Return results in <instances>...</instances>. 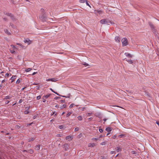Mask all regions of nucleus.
I'll list each match as a JSON object with an SVG mask.
<instances>
[{"mask_svg":"<svg viewBox=\"0 0 159 159\" xmlns=\"http://www.w3.org/2000/svg\"><path fill=\"white\" fill-rule=\"evenodd\" d=\"M112 128L110 127H107L106 129V130L107 132H109L112 130Z\"/></svg>","mask_w":159,"mask_h":159,"instance_id":"obj_13","label":"nucleus"},{"mask_svg":"<svg viewBox=\"0 0 159 159\" xmlns=\"http://www.w3.org/2000/svg\"><path fill=\"white\" fill-rule=\"evenodd\" d=\"M86 4L87 6H89L90 8H91V6L89 5V3H88V1L87 0H86Z\"/></svg>","mask_w":159,"mask_h":159,"instance_id":"obj_30","label":"nucleus"},{"mask_svg":"<svg viewBox=\"0 0 159 159\" xmlns=\"http://www.w3.org/2000/svg\"><path fill=\"white\" fill-rule=\"evenodd\" d=\"M77 118H78V120H82L83 119L82 117L81 116H78Z\"/></svg>","mask_w":159,"mask_h":159,"instance_id":"obj_24","label":"nucleus"},{"mask_svg":"<svg viewBox=\"0 0 159 159\" xmlns=\"http://www.w3.org/2000/svg\"><path fill=\"white\" fill-rule=\"evenodd\" d=\"M92 114H93V113H88L86 114V115L87 116H91Z\"/></svg>","mask_w":159,"mask_h":159,"instance_id":"obj_36","label":"nucleus"},{"mask_svg":"<svg viewBox=\"0 0 159 159\" xmlns=\"http://www.w3.org/2000/svg\"><path fill=\"white\" fill-rule=\"evenodd\" d=\"M74 104H73V103L71 104L70 106H69V107H70V108H72V107H73V106H74Z\"/></svg>","mask_w":159,"mask_h":159,"instance_id":"obj_43","label":"nucleus"},{"mask_svg":"<svg viewBox=\"0 0 159 159\" xmlns=\"http://www.w3.org/2000/svg\"><path fill=\"white\" fill-rule=\"evenodd\" d=\"M61 135H62L61 134H57V136L58 137H61Z\"/></svg>","mask_w":159,"mask_h":159,"instance_id":"obj_49","label":"nucleus"},{"mask_svg":"<svg viewBox=\"0 0 159 159\" xmlns=\"http://www.w3.org/2000/svg\"><path fill=\"white\" fill-rule=\"evenodd\" d=\"M131 153L133 154H137V152L135 151H132Z\"/></svg>","mask_w":159,"mask_h":159,"instance_id":"obj_38","label":"nucleus"},{"mask_svg":"<svg viewBox=\"0 0 159 159\" xmlns=\"http://www.w3.org/2000/svg\"><path fill=\"white\" fill-rule=\"evenodd\" d=\"M61 103H63L65 102V100H61L60 101Z\"/></svg>","mask_w":159,"mask_h":159,"instance_id":"obj_48","label":"nucleus"},{"mask_svg":"<svg viewBox=\"0 0 159 159\" xmlns=\"http://www.w3.org/2000/svg\"><path fill=\"white\" fill-rule=\"evenodd\" d=\"M58 128L60 129H62L64 128L63 125H59L58 126Z\"/></svg>","mask_w":159,"mask_h":159,"instance_id":"obj_37","label":"nucleus"},{"mask_svg":"<svg viewBox=\"0 0 159 159\" xmlns=\"http://www.w3.org/2000/svg\"><path fill=\"white\" fill-rule=\"evenodd\" d=\"M34 139H35L34 138H31L30 139H29L28 140V142L33 141L34 140Z\"/></svg>","mask_w":159,"mask_h":159,"instance_id":"obj_21","label":"nucleus"},{"mask_svg":"<svg viewBox=\"0 0 159 159\" xmlns=\"http://www.w3.org/2000/svg\"><path fill=\"white\" fill-rule=\"evenodd\" d=\"M96 145L94 143H89V144H88V147H94V146H95Z\"/></svg>","mask_w":159,"mask_h":159,"instance_id":"obj_9","label":"nucleus"},{"mask_svg":"<svg viewBox=\"0 0 159 159\" xmlns=\"http://www.w3.org/2000/svg\"><path fill=\"white\" fill-rule=\"evenodd\" d=\"M10 102V101H7L5 102V104H8Z\"/></svg>","mask_w":159,"mask_h":159,"instance_id":"obj_51","label":"nucleus"},{"mask_svg":"<svg viewBox=\"0 0 159 159\" xmlns=\"http://www.w3.org/2000/svg\"><path fill=\"white\" fill-rule=\"evenodd\" d=\"M102 11L101 10H95L94 11V13L96 15H101L102 13Z\"/></svg>","mask_w":159,"mask_h":159,"instance_id":"obj_3","label":"nucleus"},{"mask_svg":"<svg viewBox=\"0 0 159 159\" xmlns=\"http://www.w3.org/2000/svg\"><path fill=\"white\" fill-rule=\"evenodd\" d=\"M152 31V32L154 33L155 34L157 32V30L156 29L155 27H154L153 28L151 29Z\"/></svg>","mask_w":159,"mask_h":159,"instance_id":"obj_20","label":"nucleus"},{"mask_svg":"<svg viewBox=\"0 0 159 159\" xmlns=\"http://www.w3.org/2000/svg\"><path fill=\"white\" fill-rule=\"evenodd\" d=\"M29 111H28V110H27L24 111V114H27L29 113Z\"/></svg>","mask_w":159,"mask_h":159,"instance_id":"obj_31","label":"nucleus"},{"mask_svg":"<svg viewBox=\"0 0 159 159\" xmlns=\"http://www.w3.org/2000/svg\"><path fill=\"white\" fill-rule=\"evenodd\" d=\"M156 123L157 124V125H158L159 127V121H157Z\"/></svg>","mask_w":159,"mask_h":159,"instance_id":"obj_59","label":"nucleus"},{"mask_svg":"<svg viewBox=\"0 0 159 159\" xmlns=\"http://www.w3.org/2000/svg\"><path fill=\"white\" fill-rule=\"evenodd\" d=\"M98 139V138H93L92 139V140H97Z\"/></svg>","mask_w":159,"mask_h":159,"instance_id":"obj_45","label":"nucleus"},{"mask_svg":"<svg viewBox=\"0 0 159 159\" xmlns=\"http://www.w3.org/2000/svg\"><path fill=\"white\" fill-rule=\"evenodd\" d=\"M60 98L59 97H55L54 99H59V98Z\"/></svg>","mask_w":159,"mask_h":159,"instance_id":"obj_53","label":"nucleus"},{"mask_svg":"<svg viewBox=\"0 0 159 159\" xmlns=\"http://www.w3.org/2000/svg\"><path fill=\"white\" fill-rule=\"evenodd\" d=\"M40 148V145H38L36 146L35 147V149L37 150H39Z\"/></svg>","mask_w":159,"mask_h":159,"instance_id":"obj_14","label":"nucleus"},{"mask_svg":"<svg viewBox=\"0 0 159 159\" xmlns=\"http://www.w3.org/2000/svg\"><path fill=\"white\" fill-rule=\"evenodd\" d=\"M106 144V141H105L104 142H102L101 143V145H105Z\"/></svg>","mask_w":159,"mask_h":159,"instance_id":"obj_34","label":"nucleus"},{"mask_svg":"<svg viewBox=\"0 0 159 159\" xmlns=\"http://www.w3.org/2000/svg\"><path fill=\"white\" fill-rule=\"evenodd\" d=\"M115 152V151H112L111 152V154H112Z\"/></svg>","mask_w":159,"mask_h":159,"instance_id":"obj_60","label":"nucleus"},{"mask_svg":"<svg viewBox=\"0 0 159 159\" xmlns=\"http://www.w3.org/2000/svg\"><path fill=\"white\" fill-rule=\"evenodd\" d=\"M115 40L116 42L119 43L120 42V38L119 37L116 36L115 37Z\"/></svg>","mask_w":159,"mask_h":159,"instance_id":"obj_8","label":"nucleus"},{"mask_svg":"<svg viewBox=\"0 0 159 159\" xmlns=\"http://www.w3.org/2000/svg\"><path fill=\"white\" fill-rule=\"evenodd\" d=\"M86 0H79V2L80 3H84L86 1Z\"/></svg>","mask_w":159,"mask_h":159,"instance_id":"obj_33","label":"nucleus"},{"mask_svg":"<svg viewBox=\"0 0 159 159\" xmlns=\"http://www.w3.org/2000/svg\"><path fill=\"white\" fill-rule=\"evenodd\" d=\"M8 16L11 17L12 19H14L13 15L11 13L8 14Z\"/></svg>","mask_w":159,"mask_h":159,"instance_id":"obj_15","label":"nucleus"},{"mask_svg":"<svg viewBox=\"0 0 159 159\" xmlns=\"http://www.w3.org/2000/svg\"><path fill=\"white\" fill-rule=\"evenodd\" d=\"M93 119V118L92 117H90V118H89L88 119V120L89 121V120H91Z\"/></svg>","mask_w":159,"mask_h":159,"instance_id":"obj_55","label":"nucleus"},{"mask_svg":"<svg viewBox=\"0 0 159 159\" xmlns=\"http://www.w3.org/2000/svg\"><path fill=\"white\" fill-rule=\"evenodd\" d=\"M125 55L127 57H131L132 56L130 54L127 52H125Z\"/></svg>","mask_w":159,"mask_h":159,"instance_id":"obj_10","label":"nucleus"},{"mask_svg":"<svg viewBox=\"0 0 159 159\" xmlns=\"http://www.w3.org/2000/svg\"><path fill=\"white\" fill-rule=\"evenodd\" d=\"M51 79H49L46 80V81H50Z\"/></svg>","mask_w":159,"mask_h":159,"instance_id":"obj_61","label":"nucleus"},{"mask_svg":"<svg viewBox=\"0 0 159 159\" xmlns=\"http://www.w3.org/2000/svg\"><path fill=\"white\" fill-rule=\"evenodd\" d=\"M22 100L21 99L19 101V103H21L22 102Z\"/></svg>","mask_w":159,"mask_h":159,"instance_id":"obj_54","label":"nucleus"},{"mask_svg":"<svg viewBox=\"0 0 159 159\" xmlns=\"http://www.w3.org/2000/svg\"><path fill=\"white\" fill-rule=\"evenodd\" d=\"M37 73V72H34L32 74V75H34Z\"/></svg>","mask_w":159,"mask_h":159,"instance_id":"obj_58","label":"nucleus"},{"mask_svg":"<svg viewBox=\"0 0 159 159\" xmlns=\"http://www.w3.org/2000/svg\"><path fill=\"white\" fill-rule=\"evenodd\" d=\"M121 42L123 46H126L128 45V40L126 38H125L122 39L121 40Z\"/></svg>","mask_w":159,"mask_h":159,"instance_id":"obj_2","label":"nucleus"},{"mask_svg":"<svg viewBox=\"0 0 159 159\" xmlns=\"http://www.w3.org/2000/svg\"><path fill=\"white\" fill-rule=\"evenodd\" d=\"M149 25L151 29L155 27L153 25L151 22H148Z\"/></svg>","mask_w":159,"mask_h":159,"instance_id":"obj_12","label":"nucleus"},{"mask_svg":"<svg viewBox=\"0 0 159 159\" xmlns=\"http://www.w3.org/2000/svg\"><path fill=\"white\" fill-rule=\"evenodd\" d=\"M4 14L5 15H7V16H8V14H10V13H7V12H5L4 13Z\"/></svg>","mask_w":159,"mask_h":159,"instance_id":"obj_56","label":"nucleus"},{"mask_svg":"<svg viewBox=\"0 0 159 159\" xmlns=\"http://www.w3.org/2000/svg\"><path fill=\"white\" fill-rule=\"evenodd\" d=\"M126 61L128 62L129 64H132L133 63V61L131 60H128L127 59H126Z\"/></svg>","mask_w":159,"mask_h":159,"instance_id":"obj_22","label":"nucleus"},{"mask_svg":"<svg viewBox=\"0 0 159 159\" xmlns=\"http://www.w3.org/2000/svg\"><path fill=\"white\" fill-rule=\"evenodd\" d=\"M116 138V135H114L112 137V138L114 139H115Z\"/></svg>","mask_w":159,"mask_h":159,"instance_id":"obj_63","label":"nucleus"},{"mask_svg":"<svg viewBox=\"0 0 159 159\" xmlns=\"http://www.w3.org/2000/svg\"><path fill=\"white\" fill-rule=\"evenodd\" d=\"M29 152L30 154H33L34 153V151L32 149H30L29 151Z\"/></svg>","mask_w":159,"mask_h":159,"instance_id":"obj_26","label":"nucleus"},{"mask_svg":"<svg viewBox=\"0 0 159 159\" xmlns=\"http://www.w3.org/2000/svg\"><path fill=\"white\" fill-rule=\"evenodd\" d=\"M63 148L65 151L67 150L69 148V145L68 144L66 143L64 144V145Z\"/></svg>","mask_w":159,"mask_h":159,"instance_id":"obj_5","label":"nucleus"},{"mask_svg":"<svg viewBox=\"0 0 159 159\" xmlns=\"http://www.w3.org/2000/svg\"><path fill=\"white\" fill-rule=\"evenodd\" d=\"M59 107V105H57L55 106V107Z\"/></svg>","mask_w":159,"mask_h":159,"instance_id":"obj_64","label":"nucleus"},{"mask_svg":"<svg viewBox=\"0 0 159 159\" xmlns=\"http://www.w3.org/2000/svg\"><path fill=\"white\" fill-rule=\"evenodd\" d=\"M32 69L31 68H28L26 69L25 70V71L26 72H29Z\"/></svg>","mask_w":159,"mask_h":159,"instance_id":"obj_29","label":"nucleus"},{"mask_svg":"<svg viewBox=\"0 0 159 159\" xmlns=\"http://www.w3.org/2000/svg\"><path fill=\"white\" fill-rule=\"evenodd\" d=\"M10 52H11V53H15V51L14 50H10Z\"/></svg>","mask_w":159,"mask_h":159,"instance_id":"obj_41","label":"nucleus"},{"mask_svg":"<svg viewBox=\"0 0 159 159\" xmlns=\"http://www.w3.org/2000/svg\"><path fill=\"white\" fill-rule=\"evenodd\" d=\"M73 138L72 136H68L66 137V140H69V139H72Z\"/></svg>","mask_w":159,"mask_h":159,"instance_id":"obj_16","label":"nucleus"},{"mask_svg":"<svg viewBox=\"0 0 159 159\" xmlns=\"http://www.w3.org/2000/svg\"><path fill=\"white\" fill-rule=\"evenodd\" d=\"M16 75L13 76L10 79V80H11V82L12 83L16 79Z\"/></svg>","mask_w":159,"mask_h":159,"instance_id":"obj_6","label":"nucleus"},{"mask_svg":"<svg viewBox=\"0 0 159 159\" xmlns=\"http://www.w3.org/2000/svg\"><path fill=\"white\" fill-rule=\"evenodd\" d=\"M116 150L117 152H119L121 151V149L119 147H117Z\"/></svg>","mask_w":159,"mask_h":159,"instance_id":"obj_28","label":"nucleus"},{"mask_svg":"<svg viewBox=\"0 0 159 159\" xmlns=\"http://www.w3.org/2000/svg\"><path fill=\"white\" fill-rule=\"evenodd\" d=\"M72 113L71 112H70L68 113L66 115V116L68 117L70 116V115Z\"/></svg>","mask_w":159,"mask_h":159,"instance_id":"obj_32","label":"nucleus"},{"mask_svg":"<svg viewBox=\"0 0 159 159\" xmlns=\"http://www.w3.org/2000/svg\"><path fill=\"white\" fill-rule=\"evenodd\" d=\"M123 136H124V135L123 134H120L119 135L118 137L119 138H122Z\"/></svg>","mask_w":159,"mask_h":159,"instance_id":"obj_47","label":"nucleus"},{"mask_svg":"<svg viewBox=\"0 0 159 159\" xmlns=\"http://www.w3.org/2000/svg\"><path fill=\"white\" fill-rule=\"evenodd\" d=\"M30 106H29V107H26V109H27V110H29V109H30Z\"/></svg>","mask_w":159,"mask_h":159,"instance_id":"obj_57","label":"nucleus"},{"mask_svg":"<svg viewBox=\"0 0 159 159\" xmlns=\"http://www.w3.org/2000/svg\"><path fill=\"white\" fill-rule=\"evenodd\" d=\"M149 25L151 29L155 27L153 25L151 22H148Z\"/></svg>","mask_w":159,"mask_h":159,"instance_id":"obj_11","label":"nucleus"},{"mask_svg":"<svg viewBox=\"0 0 159 159\" xmlns=\"http://www.w3.org/2000/svg\"><path fill=\"white\" fill-rule=\"evenodd\" d=\"M5 32L7 33V34L10 35L11 34V33L9 32L7 29H5L4 30Z\"/></svg>","mask_w":159,"mask_h":159,"instance_id":"obj_19","label":"nucleus"},{"mask_svg":"<svg viewBox=\"0 0 159 159\" xmlns=\"http://www.w3.org/2000/svg\"><path fill=\"white\" fill-rule=\"evenodd\" d=\"M79 128L76 127V128H75V131H78L79 130Z\"/></svg>","mask_w":159,"mask_h":159,"instance_id":"obj_40","label":"nucleus"},{"mask_svg":"<svg viewBox=\"0 0 159 159\" xmlns=\"http://www.w3.org/2000/svg\"><path fill=\"white\" fill-rule=\"evenodd\" d=\"M44 14H43L42 16H41L40 18L41 19H42L43 20H44V19L45 18V16L44 15Z\"/></svg>","mask_w":159,"mask_h":159,"instance_id":"obj_25","label":"nucleus"},{"mask_svg":"<svg viewBox=\"0 0 159 159\" xmlns=\"http://www.w3.org/2000/svg\"><path fill=\"white\" fill-rule=\"evenodd\" d=\"M17 44L20 46H21L22 48L23 47V46L20 43H17Z\"/></svg>","mask_w":159,"mask_h":159,"instance_id":"obj_50","label":"nucleus"},{"mask_svg":"<svg viewBox=\"0 0 159 159\" xmlns=\"http://www.w3.org/2000/svg\"><path fill=\"white\" fill-rule=\"evenodd\" d=\"M11 47L12 48L14 49H17L16 48L14 45H11Z\"/></svg>","mask_w":159,"mask_h":159,"instance_id":"obj_39","label":"nucleus"},{"mask_svg":"<svg viewBox=\"0 0 159 159\" xmlns=\"http://www.w3.org/2000/svg\"><path fill=\"white\" fill-rule=\"evenodd\" d=\"M99 131L101 133H102V132L103 130V129H99Z\"/></svg>","mask_w":159,"mask_h":159,"instance_id":"obj_52","label":"nucleus"},{"mask_svg":"<svg viewBox=\"0 0 159 159\" xmlns=\"http://www.w3.org/2000/svg\"><path fill=\"white\" fill-rule=\"evenodd\" d=\"M50 89L54 93H55V94H57V95H59V96H61L58 93H57V92H55V91H53V90L52 89V88H50Z\"/></svg>","mask_w":159,"mask_h":159,"instance_id":"obj_18","label":"nucleus"},{"mask_svg":"<svg viewBox=\"0 0 159 159\" xmlns=\"http://www.w3.org/2000/svg\"><path fill=\"white\" fill-rule=\"evenodd\" d=\"M11 98V96H6L4 98H3V100H7V99H9Z\"/></svg>","mask_w":159,"mask_h":159,"instance_id":"obj_7","label":"nucleus"},{"mask_svg":"<svg viewBox=\"0 0 159 159\" xmlns=\"http://www.w3.org/2000/svg\"><path fill=\"white\" fill-rule=\"evenodd\" d=\"M20 82V79H18L16 82V84L19 83Z\"/></svg>","mask_w":159,"mask_h":159,"instance_id":"obj_35","label":"nucleus"},{"mask_svg":"<svg viewBox=\"0 0 159 159\" xmlns=\"http://www.w3.org/2000/svg\"><path fill=\"white\" fill-rule=\"evenodd\" d=\"M24 42L25 43H27L28 44H30L31 43L32 41L29 39H26L24 40Z\"/></svg>","mask_w":159,"mask_h":159,"instance_id":"obj_4","label":"nucleus"},{"mask_svg":"<svg viewBox=\"0 0 159 159\" xmlns=\"http://www.w3.org/2000/svg\"><path fill=\"white\" fill-rule=\"evenodd\" d=\"M43 102H46V100L45 99H44L43 98Z\"/></svg>","mask_w":159,"mask_h":159,"instance_id":"obj_62","label":"nucleus"},{"mask_svg":"<svg viewBox=\"0 0 159 159\" xmlns=\"http://www.w3.org/2000/svg\"><path fill=\"white\" fill-rule=\"evenodd\" d=\"M66 105L65 104H63L60 107L61 109L65 108L66 107Z\"/></svg>","mask_w":159,"mask_h":159,"instance_id":"obj_27","label":"nucleus"},{"mask_svg":"<svg viewBox=\"0 0 159 159\" xmlns=\"http://www.w3.org/2000/svg\"><path fill=\"white\" fill-rule=\"evenodd\" d=\"M100 22L102 24H107V25H109V23L111 24H114L113 22H112L107 18L102 19L100 20Z\"/></svg>","mask_w":159,"mask_h":159,"instance_id":"obj_1","label":"nucleus"},{"mask_svg":"<svg viewBox=\"0 0 159 159\" xmlns=\"http://www.w3.org/2000/svg\"><path fill=\"white\" fill-rule=\"evenodd\" d=\"M41 96L40 95H39V96H38L37 97V100H39V99H40L41 98Z\"/></svg>","mask_w":159,"mask_h":159,"instance_id":"obj_42","label":"nucleus"},{"mask_svg":"<svg viewBox=\"0 0 159 159\" xmlns=\"http://www.w3.org/2000/svg\"><path fill=\"white\" fill-rule=\"evenodd\" d=\"M9 74L8 73H7L5 75V77H6V76L7 77H8L9 76ZM10 76H11V74H10Z\"/></svg>","mask_w":159,"mask_h":159,"instance_id":"obj_44","label":"nucleus"},{"mask_svg":"<svg viewBox=\"0 0 159 159\" xmlns=\"http://www.w3.org/2000/svg\"><path fill=\"white\" fill-rule=\"evenodd\" d=\"M57 80V79L56 78H51L50 81L54 82H56Z\"/></svg>","mask_w":159,"mask_h":159,"instance_id":"obj_17","label":"nucleus"},{"mask_svg":"<svg viewBox=\"0 0 159 159\" xmlns=\"http://www.w3.org/2000/svg\"><path fill=\"white\" fill-rule=\"evenodd\" d=\"M50 96V94H47L46 95L44 96H43V98H48Z\"/></svg>","mask_w":159,"mask_h":159,"instance_id":"obj_23","label":"nucleus"},{"mask_svg":"<svg viewBox=\"0 0 159 159\" xmlns=\"http://www.w3.org/2000/svg\"><path fill=\"white\" fill-rule=\"evenodd\" d=\"M83 64V65H84V66H89V64L86 62H84V63Z\"/></svg>","mask_w":159,"mask_h":159,"instance_id":"obj_46","label":"nucleus"}]
</instances>
